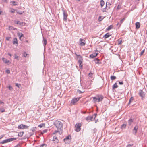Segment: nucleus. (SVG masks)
I'll use <instances>...</instances> for the list:
<instances>
[{
  "instance_id": "59",
  "label": "nucleus",
  "mask_w": 147,
  "mask_h": 147,
  "mask_svg": "<svg viewBox=\"0 0 147 147\" xmlns=\"http://www.w3.org/2000/svg\"><path fill=\"white\" fill-rule=\"evenodd\" d=\"M6 40L8 41L9 40V37H7L6 38Z\"/></svg>"
},
{
  "instance_id": "37",
  "label": "nucleus",
  "mask_w": 147,
  "mask_h": 147,
  "mask_svg": "<svg viewBox=\"0 0 147 147\" xmlns=\"http://www.w3.org/2000/svg\"><path fill=\"white\" fill-rule=\"evenodd\" d=\"M134 100V98H133V97H131L129 100V104H130V103L132 101H133V100Z\"/></svg>"
},
{
  "instance_id": "38",
  "label": "nucleus",
  "mask_w": 147,
  "mask_h": 147,
  "mask_svg": "<svg viewBox=\"0 0 147 147\" xmlns=\"http://www.w3.org/2000/svg\"><path fill=\"white\" fill-rule=\"evenodd\" d=\"M36 129V127H33L31 129V130L33 131H35Z\"/></svg>"
},
{
  "instance_id": "56",
  "label": "nucleus",
  "mask_w": 147,
  "mask_h": 147,
  "mask_svg": "<svg viewBox=\"0 0 147 147\" xmlns=\"http://www.w3.org/2000/svg\"><path fill=\"white\" fill-rule=\"evenodd\" d=\"M15 23L16 24H18L19 23V21H15Z\"/></svg>"
},
{
  "instance_id": "52",
  "label": "nucleus",
  "mask_w": 147,
  "mask_h": 147,
  "mask_svg": "<svg viewBox=\"0 0 147 147\" xmlns=\"http://www.w3.org/2000/svg\"><path fill=\"white\" fill-rule=\"evenodd\" d=\"M144 50H142L140 53V55H142L143 54V53H144Z\"/></svg>"
},
{
  "instance_id": "41",
  "label": "nucleus",
  "mask_w": 147,
  "mask_h": 147,
  "mask_svg": "<svg viewBox=\"0 0 147 147\" xmlns=\"http://www.w3.org/2000/svg\"><path fill=\"white\" fill-rule=\"evenodd\" d=\"M15 11L17 12V11H16L15 9H11V13H14Z\"/></svg>"
},
{
  "instance_id": "17",
  "label": "nucleus",
  "mask_w": 147,
  "mask_h": 147,
  "mask_svg": "<svg viewBox=\"0 0 147 147\" xmlns=\"http://www.w3.org/2000/svg\"><path fill=\"white\" fill-rule=\"evenodd\" d=\"M136 25V29H138L140 27V24L139 22H137L135 24Z\"/></svg>"
},
{
  "instance_id": "7",
  "label": "nucleus",
  "mask_w": 147,
  "mask_h": 147,
  "mask_svg": "<svg viewBox=\"0 0 147 147\" xmlns=\"http://www.w3.org/2000/svg\"><path fill=\"white\" fill-rule=\"evenodd\" d=\"M111 5V4H110L109 1H107L106 3V7L105 8H104L102 9V11L103 12H106L108 9H107V5Z\"/></svg>"
},
{
  "instance_id": "9",
  "label": "nucleus",
  "mask_w": 147,
  "mask_h": 147,
  "mask_svg": "<svg viewBox=\"0 0 147 147\" xmlns=\"http://www.w3.org/2000/svg\"><path fill=\"white\" fill-rule=\"evenodd\" d=\"M138 128V125H136L134 127V129L132 130L133 133L134 135L136 134L137 130Z\"/></svg>"
},
{
  "instance_id": "60",
  "label": "nucleus",
  "mask_w": 147,
  "mask_h": 147,
  "mask_svg": "<svg viewBox=\"0 0 147 147\" xmlns=\"http://www.w3.org/2000/svg\"><path fill=\"white\" fill-rule=\"evenodd\" d=\"M101 16H100L98 18V20H99L100 21H101L102 20V19L100 20V19H101Z\"/></svg>"
},
{
  "instance_id": "49",
  "label": "nucleus",
  "mask_w": 147,
  "mask_h": 147,
  "mask_svg": "<svg viewBox=\"0 0 147 147\" xmlns=\"http://www.w3.org/2000/svg\"><path fill=\"white\" fill-rule=\"evenodd\" d=\"M97 115V114L96 113H95L94 114L93 116L94 117V120L95 119V118L96 117V116Z\"/></svg>"
},
{
  "instance_id": "33",
  "label": "nucleus",
  "mask_w": 147,
  "mask_h": 147,
  "mask_svg": "<svg viewBox=\"0 0 147 147\" xmlns=\"http://www.w3.org/2000/svg\"><path fill=\"white\" fill-rule=\"evenodd\" d=\"M16 86L18 87V88H20L21 87V85L18 83H15Z\"/></svg>"
},
{
  "instance_id": "10",
  "label": "nucleus",
  "mask_w": 147,
  "mask_h": 147,
  "mask_svg": "<svg viewBox=\"0 0 147 147\" xmlns=\"http://www.w3.org/2000/svg\"><path fill=\"white\" fill-rule=\"evenodd\" d=\"M97 102H99L102 100L104 98V97L102 95L97 96Z\"/></svg>"
},
{
  "instance_id": "1",
  "label": "nucleus",
  "mask_w": 147,
  "mask_h": 147,
  "mask_svg": "<svg viewBox=\"0 0 147 147\" xmlns=\"http://www.w3.org/2000/svg\"><path fill=\"white\" fill-rule=\"evenodd\" d=\"M54 124L57 129H59V130H62L63 124L60 121L56 120L54 122Z\"/></svg>"
},
{
  "instance_id": "13",
  "label": "nucleus",
  "mask_w": 147,
  "mask_h": 147,
  "mask_svg": "<svg viewBox=\"0 0 147 147\" xmlns=\"http://www.w3.org/2000/svg\"><path fill=\"white\" fill-rule=\"evenodd\" d=\"M53 141H55L54 143H57L59 142V140L57 138V137L56 136H54L53 137Z\"/></svg>"
},
{
  "instance_id": "22",
  "label": "nucleus",
  "mask_w": 147,
  "mask_h": 147,
  "mask_svg": "<svg viewBox=\"0 0 147 147\" xmlns=\"http://www.w3.org/2000/svg\"><path fill=\"white\" fill-rule=\"evenodd\" d=\"M116 83H115V84L113 85L112 89H115L116 88L118 87V86L117 85Z\"/></svg>"
},
{
  "instance_id": "64",
  "label": "nucleus",
  "mask_w": 147,
  "mask_h": 147,
  "mask_svg": "<svg viewBox=\"0 0 147 147\" xmlns=\"http://www.w3.org/2000/svg\"><path fill=\"white\" fill-rule=\"evenodd\" d=\"M119 25H119H120V24H119V22H118V23L117 24V25H116V26H118Z\"/></svg>"
},
{
  "instance_id": "57",
  "label": "nucleus",
  "mask_w": 147,
  "mask_h": 147,
  "mask_svg": "<svg viewBox=\"0 0 147 147\" xmlns=\"http://www.w3.org/2000/svg\"><path fill=\"white\" fill-rule=\"evenodd\" d=\"M27 55V54L26 53H24V57H26V56Z\"/></svg>"
},
{
  "instance_id": "14",
  "label": "nucleus",
  "mask_w": 147,
  "mask_h": 147,
  "mask_svg": "<svg viewBox=\"0 0 147 147\" xmlns=\"http://www.w3.org/2000/svg\"><path fill=\"white\" fill-rule=\"evenodd\" d=\"M84 40L83 39H80V45L81 46H84L85 44V43L83 42Z\"/></svg>"
},
{
  "instance_id": "40",
  "label": "nucleus",
  "mask_w": 147,
  "mask_h": 147,
  "mask_svg": "<svg viewBox=\"0 0 147 147\" xmlns=\"http://www.w3.org/2000/svg\"><path fill=\"white\" fill-rule=\"evenodd\" d=\"M16 139V138H10V142L12 141L13 140H15Z\"/></svg>"
},
{
  "instance_id": "35",
  "label": "nucleus",
  "mask_w": 147,
  "mask_h": 147,
  "mask_svg": "<svg viewBox=\"0 0 147 147\" xmlns=\"http://www.w3.org/2000/svg\"><path fill=\"white\" fill-rule=\"evenodd\" d=\"M75 55H76V56L78 57L79 58V59H82V57L80 55H77L76 53H75Z\"/></svg>"
},
{
  "instance_id": "26",
  "label": "nucleus",
  "mask_w": 147,
  "mask_h": 147,
  "mask_svg": "<svg viewBox=\"0 0 147 147\" xmlns=\"http://www.w3.org/2000/svg\"><path fill=\"white\" fill-rule=\"evenodd\" d=\"M113 25H110L106 29V30L107 31H109V30L113 28Z\"/></svg>"
},
{
  "instance_id": "39",
  "label": "nucleus",
  "mask_w": 147,
  "mask_h": 147,
  "mask_svg": "<svg viewBox=\"0 0 147 147\" xmlns=\"http://www.w3.org/2000/svg\"><path fill=\"white\" fill-rule=\"evenodd\" d=\"M22 126H23V129H28V128L29 126H27V125H24L23 124V125H22Z\"/></svg>"
},
{
  "instance_id": "6",
  "label": "nucleus",
  "mask_w": 147,
  "mask_h": 147,
  "mask_svg": "<svg viewBox=\"0 0 147 147\" xmlns=\"http://www.w3.org/2000/svg\"><path fill=\"white\" fill-rule=\"evenodd\" d=\"M139 95L143 99L145 96V93L142 90H140L139 92Z\"/></svg>"
},
{
  "instance_id": "61",
  "label": "nucleus",
  "mask_w": 147,
  "mask_h": 147,
  "mask_svg": "<svg viewBox=\"0 0 147 147\" xmlns=\"http://www.w3.org/2000/svg\"><path fill=\"white\" fill-rule=\"evenodd\" d=\"M3 104V102L2 101H1L0 100V104Z\"/></svg>"
},
{
  "instance_id": "36",
  "label": "nucleus",
  "mask_w": 147,
  "mask_h": 147,
  "mask_svg": "<svg viewBox=\"0 0 147 147\" xmlns=\"http://www.w3.org/2000/svg\"><path fill=\"white\" fill-rule=\"evenodd\" d=\"M93 75V73L91 72H90L88 74V76L89 77H90L91 78H92V76Z\"/></svg>"
},
{
  "instance_id": "4",
  "label": "nucleus",
  "mask_w": 147,
  "mask_h": 147,
  "mask_svg": "<svg viewBox=\"0 0 147 147\" xmlns=\"http://www.w3.org/2000/svg\"><path fill=\"white\" fill-rule=\"evenodd\" d=\"M80 98H74L72 99L71 102V105H74L75 103L79 100Z\"/></svg>"
},
{
  "instance_id": "2",
  "label": "nucleus",
  "mask_w": 147,
  "mask_h": 147,
  "mask_svg": "<svg viewBox=\"0 0 147 147\" xmlns=\"http://www.w3.org/2000/svg\"><path fill=\"white\" fill-rule=\"evenodd\" d=\"M81 124L80 123H77L75 125V130L76 132H79L80 131L81 128Z\"/></svg>"
},
{
  "instance_id": "63",
  "label": "nucleus",
  "mask_w": 147,
  "mask_h": 147,
  "mask_svg": "<svg viewBox=\"0 0 147 147\" xmlns=\"http://www.w3.org/2000/svg\"><path fill=\"white\" fill-rule=\"evenodd\" d=\"M9 88H9L10 89V90L11 89H12V87L11 86H10Z\"/></svg>"
},
{
  "instance_id": "20",
  "label": "nucleus",
  "mask_w": 147,
  "mask_h": 147,
  "mask_svg": "<svg viewBox=\"0 0 147 147\" xmlns=\"http://www.w3.org/2000/svg\"><path fill=\"white\" fill-rule=\"evenodd\" d=\"M43 46L45 47L47 44V42L46 38H45L44 37H43Z\"/></svg>"
},
{
  "instance_id": "48",
  "label": "nucleus",
  "mask_w": 147,
  "mask_h": 147,
  "mask_svg": "<svg viewBox=\"0 0 147 147\" xmlns=\"http://www.w3.org/2000/svg\"><path fill=\"white\" fill-rule=\"evenodd\" d=\"M15 57L14 58L16 59H17V60H19V57L16 56V55H14Z\"/></svg>"
},
{
  "instance_id": "21",
  "label": "nucleus",
  "mask_w": 147,
  "mask_h": 147,
  "mask_svg": "<svg viewBox=\"0 0 147 147\" xmlns=\"http://www.w3.org/2000/svg\"><path fill=\"white\" fill-rule=\"evenodd\" d=\"M2 60L3 62L5 63H7L9 62V60H7L6 58H2Z\"/></svg>"
},
{
  "instance_id": "44",
  "label": "nucleus",
  "mask_w": 147,
  "mask_h": 147,
  "mask_svg": "<svg viewBox=\"0 0 147 147\" xmlns=\"http://www.w3.org/2000/svg\"><path fill=\"white\" fill-rule=\"evenodd\" d=\"M90 116H88L86 117V120L87 121H88L89 120H90Z\"/></svg>"
},
{
  "instance_id": "8",
  "label": "nucleus",
  "mask_w": 147,
  "mask_h": 147,
  "mask_svg": "<svg viewBox=\"0 0 147 147\" xmlns=\"http://www.w3.org/2000/svg\"><path fill=\"white\" fill-rule=\"evenodd\" d=\"M82 61L83 59H79L78 62V63L79 65V68L80 69L82 68L83 65L82 64Z\"/></svg>"
},
{
  "instance_id": "18",
  "label": "nucleus",
  "mask_w": 147,
  "mask_h": 147,
  "mask_svg": "<svg viewBox=\"0 0 147 147\" xmlns=\"http://www.w3.org/2000/svg\"><path fill=\"white\" fill-rule=\"evenodd\" d=\"M8 142H9V138L4 140H3L1 142V144H3L4 143H5Z\"/></svg>"
},
{
  "instance_id": "24",
  "label": "nucleus",
  "mask_w": 147,
  "mask_h": 147,
  "mask_svg": "<svg viewBox=\"0 0 147 147\" xmlns=\"http://www.w3.org/2000/svg\"><path fill=\"white\" fill-rule=\"evenodd\" d=\"M61 130H59V129H57V130H55L53 133V134H56V133L57 132H59V133H60V131H62Z\"/></svg>"
},
{
  "instance_id": "5",
  "label": "nucleus",
  "mask_w": 147,
  "mask_h": 147,
  "mask_svg": "<svg viewBox=\"0 0 147 147\" xmlns=\"http://www.w3.org/2000/svg\"><path fill=\"white\" fill-rule=\"evenodd\" d=\"M70 135H69L67 136L63 140L66 144H68L70 142V139H71Z\"/></svg>"
},
{
  "instance_id": "25",
  "label": "nucleus",
  "mask_w": 147,
  "mask_h": 147,
  "mask_svg": "<svg viewBox=\"0 0 147 147\" xmlns=\"http://www.w3.org/2000/svg\"><path fill=\"white\" fill-rule=\"evenodd\" d=\"M22 125H23V124H21L20 125H19L18 126V128L19 129H23V126H22Z\"/></svg>"
},
{
  "instance_id": "51",
  "label": "nucleus",
  "mask_w": 147,
  "mask_h": 147,
  "mask_svg": "<svg viewBox=\"0 0 147 147\" xmlns=\"http://www.w3.org/2000/svg\"><path fill=\"white\" fill-rule=\"evenodd\" d=\"M119 83L120 85H123V81L120 82V81H119Z\"/></svg>"
},
{
  "instance_id": "31",
  "label": "nucleus",
  "mask_w": 147,
  "mask_h": 147,
  "mask_svg": "<svg viewBox=\"0 0 147 147\" xmlns=\"http://www.w3.org/2000/svg\"><path fill=\"white\" fill-rule=\"evenodd\" d=\"M24 132H20L18 133V136L20 137H22L23 135Z\"/></svg>"
},
{
  "instance_id": "46",
  "label": "nucleus",
  "mask_w": 147,
  "mask_h": 147,
  "mask_svg": "<svg viewBox=\"0 0 147 147\" xmlns=\"http://www.w3.org/2000/svg\"><path fill=\"white\" fill-rule=\"evenodd\" d=\"M121 6L120 5H119L117 7V9H118V10H119L121 8Z\"/></svg>"
},
{
  "instance_id": "16",
  "label": "nucleus",
  "mask_w": 147,
  "mask_h": 147,
  "mask_svg": "<svg viewBox=\"0 0 147 147\" xmlns=\"http://www.w3.org/2000/svg\"><path fill=\"white\" fill-rule=\"evenodd\" d=\"M10 5L12 6H15L17 5V2L14 1H11L10 2Z\"/></svg>"
},
{
  "instance_id": "15",
  "label": "nucleus",
  "mask_w": 147,
  "mask_h": 147,
  "mask_svg": "<svg viewBox=\"0 0 147 147\" xmlns=\"http://www.w3.org/2000/svg\"><path fill=\"white\" fill-rule=\"evenodd\" d=\"M98 55V53H94L93 54H92L90 55V58H94V57H96L97 55Z\"/></svg>"
},
{
  "instance_id": "32",
  "label": "nucleus",
  "mask_w": 147,
  "mask_h": 147,
  "mask_svg": "<svg viewBox=\"0 0 147 147\" xmlns=\"http://www.w3.org/2000/svg\"><path fill=\"white\" fill-rule=\"evenodd\" d=\"M126 124H123L121 126V128L122 129H125L126 127Z\"/></svg>"
},
{
  "instance_id": "55",
  "label": "nucleus",
  "mask_w": 147,
  "mask_h": 147,
  "mask_svg": "<svg viewBox=\"0 0 147 147\" xmlns=\"http://www.w3.org/2000/svg\"><path fill=\"white\" fill-rule=\"evenodd\" d=\"M132 145L133 144L131 145V144H129L127 145V147H132Z\"/></svg>"
},
{
  "instance_id": "45",
  "label": "nucleus",
  "mask_w": 147,
  "mask_h": 147,
  "mask_svg": "<svg viewBox=\"0 0 147 147\" xmlns=\"http://www.w3.org/2000/svg\"><path fill=\"white\" fill-rule=\"evenodd\" d=\"M17 13L20 15L24 13V11H21V12H19V11H17L16 12Z\"/></svg>"
},
{
  "instance_id": "53",
  "label": "nucleus",
  "mask_w": 147,
  "mask_h": 147,
  "mask_svg": "<svg viewBox=\"0 0 147 147\" xmlns=\"http://www.w3.org/2000/svg\"><path fill=\"white\" fill-rule=\"evenodd\" d=\"M5 72L7 74H9V70L7 69L6 70Z\"/></svg>"
},
{
  "instance_id": "43",
  "label": "nucleus",
  "mask_w": 147,
  "mask_h": 147,
  "mask_svg": "<svg viewBox=\"0 0 147 147\" xmlns=\"http://www.w3.org/2000/svg\"><path fill=\"white\" fill-rule=\"evenodd\" d=\"M18 24L22 26H23L24 25V24L23 22H21L20 21H19V23Z\"/></svg>"
},
{
  "instance_id": "11",
  "label": "nucleus",
  "mask_w": 147,
  "mask_h": 147,
  "mask_svg": "<svg viewBox=\"0 0 147 147\" xmlns=\"http://www.w3.org/2000/svg\"><path fill=\"white\" fill-rule=\"evenodd\" d=\"M134 119H132V117H131L130 118L128 121V124L129 126H130L132 123Z\"/></svg>"
},
{
  "instance_id": "12",
  "label": "nucleus",
  "mask_w": 147,
  "mask_h": 147,
  "mask_svg": "<svg viewBox=\"0 0 147 147\" xmlns=\"http://www.w3.org/2000/svg\"><path fill=\"white\" fill-rule=\"evenodd\" d=\"M13 43L14 45H15L16 46L18 45V40L17 38H14L13 40Z\"/></svg>"
},
{
  "instance_id": "27",
  "label": "nucleus",
  "mask_w": 147,
  "mask_h": 147,
  "mask_svg": "<svg viewBox=\"0 0 147 147\" xmlns=\"http://www.w3.org/2000/svg\"><path fill=\"white\" fill-rule=\"evenodd\" d=\"M93 101L94 103L96 102H97L98 100H97V97H93Z\"/></svg>"
},
{
  "instance_id": "42",
  "label": "nucleus",
  "mask_w": 147,
  "mask_h": 147,
  "mask_svg": "<svg viewBox=\"0 0 147 147\" xmlns=\"http://www.w3.org/2000/svg\"><path fill=\"white\" fill-rule=\"evenodd\" d=\"M84 92V91H81L80 90H77V92H78L79 93V94H81V93H83Z\"/></svg>"
},
{
  "instance_id": "23",
  "label": "nucleus",
  "mask_w": 147,
  "mask_h": 147,
  "mask_svg": "<svg viewBox=\"0 0 147 147\" xmlns=\"http://www.w3.org/2000/svg\"><path fill=\"white\" fill-rule=\"evenodd\" d=\"M105 3L103 0H101L100 1V5L102 7L104 5Z\"/></svg>"
},
{
  "instance_id": "30",
  "label": "nucleus",
  "mask_w": 147,
  "mask_h": 147,
  "mask_svg": "<svg viewBox=\"0 0 147 147\" xmlns=\"http://www.w3.org/2000/svg\"><path fill=\"white\" fill-rule=\"evenodd\" d=\"M95 62L96 63H99V61H100V60L98 59V58H96L94 60Z\"/></svg>"
},
{
  "instance_id": "47",
  "label": "nucleus",
  "mask_w": 147,
  "mask_h": 147,
  "mask_svg": "<svg viewBox=\"0 0 147 147\" xmlns=\"http://www.w3.org/2000/svg\"><path fill=\"white\" fill-rule=\"evenodd\" d=\"M47 145L45 144H43L41 145L40 146V147H46Z\"/></svg>"
},
{
  "instance_id": "28",
  "label": "nucleus",
  "mask_w": 147,
  "mask_h": 147,
  "mask_svg": "<svg viewBox=\"0 0 147 147\" xmlns=\"http://www.w3.org/2000/svg\"><path fill=\"white\" fill-rule=\"evenodd\" d=\"M110 78L111 80H113L116 78V76H111Z\"/></svg>"
},
{
  "instance_id": "34",
  "label": "nucleus",
  "mask_w": 147,
  "mask_h": 147,
  "mask_svg": "<svg viewBox=\"0 0 147 147\" xmlns=\"http://www.w3.org/2000/svg\"><path fill=\"white\" fill-rule=\"evenodd\" d=\"M45 124H44L42 123L38 125V127L40 128H42L43 127H44L45 126Z\"/></svg>"
},
{
  "instance_id": "50",
  "label": "nucleus",
  "mask_w": 147,
  "mask_h": 147,
  "mask_svg": "<svg viewBox=\"0 0 147 147\" xmlns=\"http://www.w3.org/2000/svg\"><path fill=\"white\" fill-rule=\"evenodd\" d=\"M122 40H120L119 39L118 40V44H121V43Z\"/></svg>"
},
{
  "instance_id": "19",
  "label": "nucleus",
  "mask_w": 147,
  "mask_h": 147,
  "mask_svg": "<svg viewBox=\"0 0 147 147\" xmlns=\"http://www.w3.org/2000/svg\"><path fill=\"white\" fill-rule=\"evenodd\" d=\"M111 34H109V33H107L103 36V38H107L111 36Z\"/></svg>"
},
{
  "instance_id": "58",
  "label": "nucleus",
  "mask_w": 147,
  "mask_h": 147,
  "mask_svg": "<svg viewBox=\"0 0 147 147\" xmlns=\"http://www.w3.org/2000/svg\"><path fill=\"white\" fill-rule=\"evenodd\" d=\"M23 36V35L21 33L20 35V37H19V38L20 39L21 37Z\"/></svg>"
},
{
  "instance_id": "54",
  "label": "nucleus",
  "mask_w": 147,
  "mask_h": 147,
  "mask_svg": "<svg viewBox=\"0 0 147 147\" xmlns=\"http://www.w3.org/2000/svg\"><path fill=\"white\" fill-rule=\"evenodd\" d=\"M90 120L91 121H92V120L93 119V118H94V117H93V116H90Z\"/></svg>"
},
{
  "instance_id": "29",
  "label": "nucleus",
  "mask_w": 147,
  "mask_h": 147,
  "mask_svg": "<svg viewBox=\"0 0 147 147\" xmlns=\"http://www.w3.org/2000/svg\"><path fill=\"white\" fill-rule=\"evenodd\" d=\"M125 20V18H123V19H121V20H120V25L119 26V27H118V28H119L120 27V26L121 25V24Z\"/></svg>"
},
{
  "instance_id": "62",
  "label": "nucleus",
  "mask_w": 147,
  "mask_h": 147,
  "mask_svg": "<svg viewBox=\"0 0 147 147\" xmlns=\"http://www.w3.org/2000/svg\"><path fill=\"white\" fill-rule=\"evenodd\" d=\"M43 132L44 133L46 132L47 130H43Z\"/></svg>"
},
{
  "instance_id": "3",
  "label": "nucleus",
  "mask_w": 147,
  "mask_h": 147,
  "mask_svg": "<svg viewBox=\"0 0 147 147\" xmlns=\"http://www.w3.org/2000/svg\"><path fill=\"white\" fill-rule=\"evenodd\" d=\"M63 12V20L66 22L67 21V18L68 16V14L67 12L65 11L64 9H62Z\"/></svg>"
}]
</instances>
